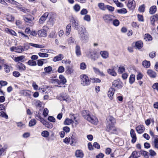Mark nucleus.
I'll return each mask as SVG.
<instances>
[{
    "label": "nucleus",
    "mask_w": 158,
    "mask_h": 158,
    "mask_svg": "<svg viewBox=\"0 0 158 158\" xmlns=\"http://www.w3.org/2000/svg\"><path fill=\"white\" fill-rule=\"evenodd\" d=\"M106 131L110 132V134H116L117 129L114 124L115 122V119L112 116H109L106 118Z\"/></svg>",
    "instance_id": "1"
},
{
    "label": "nucleus",
    "mask_w": 158,
    "mask_h": 158,
    "mask_svg": "<svg viewBox=\"0 0 158 158\" xmlns=\"http://www.w3.org/2000/svg\"><path fill=\"white\" fill-rule=\"evenodd\" d=\"M85 28L84 27H81L78 30V36L81 42L83 43H86L89 39V35L84 32Z\"/></svg>",
    "instance_id": "2"
},
{
    "label": "nucleus",
    "mask_w": 158,
    "mask_h": 158,
    "mask_svg": "<svg viewBox=\"0 0 158 158\" xmlns=\"http://www.w3.org/2000/svg\"><path fill=\"white\" fill-rule=\"evenodd\" d=\"M81 80V83L83 86H86L89 85L90 81L89 77L85 74H82L80 76Z\"/></svg>",
    "instance_id": "3"
},
{
    "label": "nucleus",
    "mask_w": 158,
    "mask_h": 158,
    "mask_svg": "<svg viewBox=\"0 0 158 158\" xmlns=\"http://www.w3.org/2000/svg\"><path fill=\"white\" fill-rule=\"evenodd\" d=\"M87 55L93 60H96L98 58L99 54L95 51H90L87 52Z\"/></svg>",
    "instance_id": "4"
},
{
    "label": "nucleus",
    "mask_w": 158,
    "mask_h": 158,
    "mask_svg": "<svg viewBox=\"0 0 158 158\" xmlns=\"http://www.w3.org/2000/svg\"><path fill=\"white\" fill-rule=\"evenodd\" d=\"M86 119L91 123L96 125L98 123V120L95 116L92 115L90 114L86 117Z\"/></svg>",
    "instance_id": "5"
},
{
    "label": "nucleus",
    "mask_w": 158,
    "mask_h": 158,
    "mask_svg": "<svg viewBox=\"0 0 158 158\" xmlns=\"http://www.w3.org/2000/svg\"><path fill=\"white\" fill-rule=\"evenodd\" d=\"M112 17L114 16L110 14H105L104 15L103 18L105 23H110L113 21Z\"/></svg>",
    "instance_id": "6"
},
{
    "label": "nucleus",
    "mask_w": 158,
    "mask_h": 158,
    "mask_svg": "<svg viewBox=\"0 0 158 158\" xmlns=\"http://www.w3.org/2000/svg\"><path fill=\"white\" fill-rule=\"evenodd\" d=\"M122 84L123 83L120 79H118L114 81L112 83V86L119 89H121L123 87Z\"/></svg>",
    "instance_id": "7"
},
{
    "label": "nucleus",
    "mask_w": 158,
    "mask_h": 158,
    "mask_svg": "<svg viewBox=\"0 0 158 158\" xmlns=\"http://www.w3.org/2000/svg\"><path fill=\"white\" fill-rule=\"evenodd\" d=\"M127 6L130 10H133L135 7L136 4L134 0L131 1L130 0L128 1Z\"/></svg>",
    "instance_id": "8"
},
{
    "label": "nucleus",
    "mask_w": 158,
    "mask_h": 158,
    "mask_svg": "<svg viewBox=\"0 0 158 158\" xmlns=\"http://www.w3.org/2000/svg\"><path fill=\"white\" fill-rule=\"evenodd\" d=\"M70 21L72 23L73 27H74V29L78 30L80 28L79 27V21L74 19L73 18L71 19Z\"/></svg>",
    "instance_id": "9"
},
{
    "label": "nucleus",
    "mask_w": 158,
    "mask_h": 158,
    "mask_svg": "<svg viewBox=\"0 0 158 158\" xmlns=\"http://www.w3.org/2000/svg\"><path fill=\"white\" fill-rule=\"evenodd\" d=\"M6 2L12 4H13L15 5H18L19 3L14 0H0V3H1L2 4L6 5L7 4V3Z\"/></svg>",
    "instance_id": "10"
},
{
    "label": "nucleus",
    "mask_w": 158,
    "mask_h": 158,
    "mask_svg": "<svg viewBox=\"0 0 158 158\" xmlns=\"http://www.w3.org/2000/svg\"><path fill=\"white\" fill-rule=\"evenodd\" d=\"M6 2L12 4H13L15 5H18L19 3L14 0H0V3H1L2 4L6 5L7 4V3Z\"/></svg>",
    "instance_id": "11"
},
{
    "label": "nucleus",
    "mask_w": 158,
    "mask_h": 158,
    "mask_svg": "<svg viewBox=\"0 0 158 158\" xmlns=\"http://www.w3.org/2000/svg\"><path fill=\"white\" fill-rule=\"evenodd\" d=\"M130 134L132 138V139L131 140V143H134L136 142L137 140V137L134 130L133 129H131Z\"/></svg>",
    "instance_id": "12"
},
{
    "label": "nucleus",
    "mask_w": 158,
    "mask_h": 158,
    "mask_svg": "<svg viewBox=\"0 0 158 158\" xmlns=\"http://www.w3.org/2000/svg\"><path fill=\"white\" fill-rule=\"evenodd\" d=\"M141 156L140 151H135L133 152L129 158H138Z\"/></svg>",
    "instance_id": "13"
},
{
    "label": "nucleus",
    "mask_w": 158,
    "mask_h": 158,
    "mask_svg": "<svg viewBox=\"0 0 158 158\" xmlns=\"http://www.w3.org/2000/svg\"><path fill=\"white\" fill-rule=\"evenodd\" d=\"M145 129V127L143 125H140L135 128L136 131L139 134L143 133L144 132Z\"/></svg>",
    "instance_id": "14"
},
{
    "label": "nucleus",
    "mask_w": 158,
    "mask_h": 158,
    "mask_svg": "<svg viewBox=\"0 0 158 158\" xmlns=\"http://www.w3.org/2000/svg\"><path fill=\"white\" fill-rule=\"evenodd\" d=\"M151 23L152 25H154L155 22L157 21L158 20V15L157 14H155L151 16L150 17Z\"/></svg>",
    "instance_id": "15"
},
{
    "label": "nucleus",
    "mask_w": 158,
    "mask_h": 158,
    "mask_svg": "<svg viewBox=\"0 0 158 158\" xmlns=\"http://www.w3.org/2000/svg\"><path fill=\"white\" fill-rule=\"evenodd\" d=\"M42 120L43 121H42V123L44 125H45V127L48 128H52L53 125L52 123L46 121L44 119H42Z\"/></svg>",
    "instance_id": "16"
},
{
    "label": "nucleus",
    "mask_w": 158,
    "mask_h": 158,
    "mask_svg": "<svg viewBox=\"0 0 158 158\" xmlns=\"http://www.w3.org/2000/svg\"><path fill=\"white\" fill-rule=\"evenodd\" d=\"M75 156L77 158H82L84 156V154L81 150H77L75 152Z\"/></svg>",
    "instance_id": "17"
},
{
    "label": "nucleus",
    "mask_w": 158,
    "mask_h": 158,
    "mask_svg": "<svg viewBox=\"0 0 158 158\" xmlns=\"http://www.w3.org/2000/svg\"><path fill=\"white\" fill-rule=\"evenodd\" d=\"M147 73L151 78H154L156 76V73L151 69H148L147 71Z\"/></svg>",
    "instance_id": "18"
},
{
    "label": "nucleus",
    "mask_w": 158,
    "mask_h": 158,
    "mask_svg": "<svg viewBox=\"0 0 158 158\" xmlns=\"http://www.w3.org/2000/svg\"><path fill=\"white\" fill-rule=\"evenodd\" d=\"M115 91V90L113 88L111 87L109 89L108 92V95L110 99H112V96L114 95Z\"/></svg>",
    "instance_id": "19"
},
{
    "label": "nucleus",
    "mask_w": 158,
    "mask_h": 158,
    "mask_svg": "<svg viewBox=\"0 0 158 158\" xmlns=\"http://www.w3.org/2000/svg\"><path fill=\"white\" fill-rule=\"evenodd\" d=\"M38 34L40 37H46L47 35L46 31L44 29L39 30Z\"/></svg>",
    "instance_id": "20"
},
{
    "label": "nucleus",
    "mask_w": 158,
    "mask_h": 158,
    "mask_svg": "<svg viewBox=\"0 0 158 158\" xmlns=\"http://www.w3.org/2000/svg\"><path fill=\"white\" fill-rule=\"evenodd\" d=\"M63 58L64 56L62 54H60L54 57L53 61L54 62L59 61L61 60Z\"/></svg>",
    "instance_id": "21"
},
{
    "label": "nucleus",
    "mask_w": 158,
    "mask_h": 158,
    "mask_svg": "<svg viewBox=\"0 0 158 158\" xmlns=\"http://www.w3.org/2000/svg\"><path fill=\"white\" fill-rule=\"evenodd\" d=\"M143 46V44L141 40L135 42V47L138 49L141 48Z\"/></svg>",
    "instance_id": "22"
},
{
    "label": "nucleus",
    "mask_w": 158,
    "mask_h": 158,
    "mask_svg": "<svg viewBox=\"0 0 158 158\" xmlns=\"http://www.w3.org/2000/svg\"><path fill=\"white\" fill-rule=\"evenodd\" d=\"M107 72L109 74L113 76H115L117 75V73L115 71L114 68V69H108Z\"/></svg>",
    "instance_id": "23"
},
{
    "label": "nucleus",
    "mask_w": 158,
    "mask_h": 158,
    "mask_svg": "<svg viewBox=\"0 0 158 158\" xmlns=\"http://www.w3.org/2000/svg\"><path fill=\"white\" fill-rule=\"evenodd\" d=\"M17 68L21 71H24L26 69L24 65L20 62H19L17 64Z\"/></svg>",
    "instance_id": "24"
},
{
    "label": "nucleus",
    "mask_w": 158,
    "mask_h": 158,
    "mask_svg": "<svg viewBox=\"0 0 158 158\" xmlns=\"http://www.w3.org/2000/svg\"><path fill=\"white\" fill-rule=\"evenodd\" d=\"M156 6H151L149 9V13L151 14H154L156 11Z\"/></svg>",
    "instance_id": "25"
},
{
    "label": "nucleus",
    "mask_w": 158,
    "mask_h": 158,
    "mask_svg": "<svg viewBox=\"0 0 158 158\" xmlns=\"http://www.w3.org/2000/svg\"><path fill=\"white\" fill-rule=\"evenodd\" d=\"M15 50L16 52L21 53L24 51V49L22 46H20L18 47H15Z\"/></svg>",
    "instance_id": "26"
},
{
    "label": "nucleus",
    "mask_w": 158,
    "mask_h": 158,
    "mask_svg": "<svg viewBox=\"0 0 158 158\" xmlns=\"http://www.w3.org/2000/svg\"><path fill=\"white\" fill-rule=\"evenodd\" d=\"M73 122V119L66 118L64 122V124L65 125H69Z\"/></svg>",
    "instance_id": "27"
},
{
    "label": "nucleus",
    "mask_w": 158,
    "mask_h": 158,
    "mask_svg": "<svg viewBox=\"0 0 158 158\" xmlns=\"http://www.w3.org/2000/svg\"><path fill=\"white\" fill-rule=\"evenodd\" d=\"M100 54L103 58L106 59L108 57V53L106 51H101Z\"/></svg>",
    "instance_id": "28"
},
{
    "label": "nucleus",
    "mask_w": 158,
    "mask_h": 158,
    "mask_svg": "<svg viewBox=\"0 0 158 158\" xmlns=\"http://www.w3.org/2000/svg\"><path fill=\"white\" fill-rule=\"evenodd\" d=\"M142 65L146 68H149L150 66V62L146 60H144L142 62Z\"/></svg>",
    "instance_id": "29"
},
{
    "label": "nucleus",
    "mask_w": 158,
    "mask_h": 158,
    "mask_svg": "<svg viewBox=\"0 0 158 158\" xmlns=\"http://www.w3.org/2000/svg\"><path fill=\"white\" fill-rule=\"evenodd\" d=\"M75 52L77 56H79L81 55V52L80 47L79 46L77 45L75 47Z\"/></svg>",
    "instance_id": "30"
},
{
    "label": "nucleus",
    "mask_w": 158,
    "mask_h": 158,
    "mask_svg": "<svg viewBox=\"0 0 158 158\" xmlns=\"http://www.w3.org/2000/svg\"><path fill=\"white\" fill-rule=\"evenodd\" d=\"M52 70V68L50 66L46 67L44 68V70L45 72H43V73H47L48 74H50Z\"/></svg>",
    "instance_id": "31"
},
{
    "label": "nucleus",
    "mask_w": 158,
    "mask_h": 158,
    "mask_svg": "<svg viewBox=\"0 0 158 158\" xmlns=\"http://www.w3.org/2000/svg\"><path fill=\"white\" fill-rule=\"evenodd\" d=\"M5 31L9 34H10L12 35L15 36L16 35V33L13 30L6 28L5 30Z\"/></svg>",
    "instance_id": "32"
},
{
    "label": "nucleus",
    "mask_w": 158,
    "mask_h": 158,
    "mask_svg": "<svg viewBox=\"0 0 158 158\" xmlns=\"http://www.w3.org/2000/svg\"><path fill=\"white\" fill-rule=\"evenodd\" d=\"M35 118L38 120H40L41 123L43 121L42 119H44V118H42L40 115V114L39 112H36L35 115Z\"/></svg>",
    "instance_id": "33"
},
{
    "label": "nucleus",
    "mask_w": 158,
    "mask_h": 158,
    "mask_svg": "<svg viewBox=\"0 0 158 158\" xmlns=\"http://www.w3.org/2000/svg\"><path fill=\"white\" fill-rule=\"evenodd\" d=\"M68 98V96L65 94H61L60 97H59V99L61 101H67V99Z\"/></svg>",
    "instance_id": "34"
},
{
    "label": "nucleus",
    "mask_w": 158,
    "mask_h": 158,
    "mask_svg": "<svg viewBox=\"0 0 158 158\" xmlns=\"http://www.w3.org/2000/svg\"><path fill=\"white\" fill-rule=\"evenodd\" d=\"M59 78L60 80V82L61 83V84H64L66 82V80L63 75H60Z\"/></svg>",
    "instance_id": "35"
},
{
    "label": "nucleus",
    "mask_w": 158,
    "mask_h": 158,
    "mask_svg": "<svg viewBox=\"0 0 158 158\" xmlns=\"http://www.w3.org/2000/svg\"><path fill=\"white\" fill-rule=\"evenodd\" d=\"M98 6L101 10H105L106 9V5L105 6L103 3H99L98 4Z\"/></svg>",
    "instance_id": "36"
},
{
    "label": "nucleus",
    "mask_w": 158,
    "mask_h": 158,
    "mask_svg": "<svg viewBox=\"0 0 158 158\" xmlns=\"http://www.w3.org/2000/svg\"><path fill=\"white\" fill-rule=\"evenodd\" d=\"M135 76L134 74H131L129 79V83L131 84H132L135 81Z\"/></svg>",
    "instance_id": "37"
},
{
    "label": "nucleus",
    "mask_w": 158,
    "mask_h": 158,
    "mask_svg": "<svg viewBox=\"0 0 158 158\" xmlns=\"http://www.w3.org/2000/svg\"><path fill=\"white\" fill-rule=\"evenodd\" d=\"M29 45L31 46L36 48H43L44 47L42 45L34 44L32 43H29Z\"/></svg>",
    "instance_id": "38"
},
{
    "label": "nucleus",
    "mask_w": 158,
    "mask_h": 158,
    "mask_svg": "<svg viewBox=\"0 0 158 158\" xmlns=\"http://www.w3.org/2000/svg\"><path fill=\"white\" fill-rule=\"evenodd\" d=\"M27 63L28 65L31 66H35L37 65L36 62L31 60H28Z\"/></svg>",
    "instance_id": "39"
},
{
    "label": "nucleus",
    "mask_w": 158,
    "mask_h": 158,
    "mask_svg": "<svg viewBox=\"0 0 158 158\" xmlns=\"http://www.w3.org/2000/svg\"><path fill=\"white\" fill-rule=\"evenodd\" d=\"M117 12L120 14H125L127 13V11L126 9L123 8L117 10Z\"/></svg>",
    "instance_id": "40"
},
{
    "label": "nucleus",
    "mask_w": 158,
    "mask_h": 158,
    "mask_svg": "<svg viewBox=\"0 0 158 158\" xmlns=\"http://www.w3.org/2000/svg\"><path fill=\"white\" fill-rule=\"evenodd\" d=\"M140 152L141 155L142 154L146 158H149V155L148 152L143 150H141Z\"/></svg>",
    "instance_id": "41"
},
{
    "label": "nucleus",
    "mask_w": 158,
    "mask_h": 158,
    "mask_svg": "<svg viewBox=\"0 0 158 158\" xmlns=\"http://www.w3.org/2000/svg\"><path fill=\"white\" fill-rule=\"evenodd\" d=\"M36 123V121L35 119H32L29 122V127H32L35 125Z\"/></svg>",
    "instance_id": "42"
},
{
    "label": "nucleus",
    "mask_w": 158,
    "mask_h": 158,
    "mask_svg": "<svg viewBox=\"0 0 158 158\" xmlns=\"http://www.w3.org/2000/svg\"><path fill=\"white\" fill-rule=\"evenodd\" d=\"M71 24H68L66 27V35H69L70 34V32L71 30Z\"/></svg>",
    "instance_id": "43"
},
{
    "label": "nucleus",
    "mask_w": 158,
    "mask_h": 158,
    "mask_svg": "<svg viewBox=\"0 0 158 158\" xmlns=\"http://www.w3.org/2000/svg\"><path fill=\"white\" fill-rule=\"evenodd\" d=\"M25 58L24 56H21L16 57L15 58V61L16 62H19V61H22V60L24 59Z\"/></svg>",
    "instance_id": "44"
},
{
    "label": "nucleus",
    "mask_w": 158,
    "mask_h": 158,
    "mask_svg": "<svg viewBox=\"0 0 158 158\" xmlns=\"http://www.w3.org/2000/svg\"><path fill=\"white\" fill-rule=\"evenodd\" d=\"M114 2L116 4L118 7H122L123 5L121 3L119 2L118 0H113Z\"/></svg>",
    "instance_id": "45"
},
{
    "label": "nucleus",
    "mask_w": 158,
    "mask_h": 158,
    "mask_svg": "<svg viewBox=\"0 0 158 158\" xmlns=\"http://www.w3.org/2000/svg\"><path fill=\"white\" fill-rule=\"evenodd\" d=\"M67 70L66 73L67 74H70L73 73V70L70 66H67L66 67Z\"/></svg>",
    "instance_id": "46"
},
{
    "label": "nucleus",
    "mask_w": 158,
    "mask_h": 158,
    "mask_svg": "<svg viewBox=\"0 0 158 158\" xmlns=\"http://www.w3.org/2000/svg\"><path fill=\"white\" fill-rule=\"evenodd\" d=\"M144 37V39L146 41H150L152 40V37L149 34H145Z\"/></svg>",
    "instance_id": "47"
},
{
    "label": "nucleus",
    "mask_w": 158,
    "mask_h": 158,
    "mask_svg": "<svg viewBox=\"0 0 158 158\" xmlns=\"http://www.w3.org/2000/svg\"><path fill=\"white\" fill-rule=\"evenodd\" d=\"M153 143L154 148L158 149V138H155Z\"/></svg>",
    "instance_id": "48"
},
{
    "label": "nucleus",
    "mask_w": 158,
    "mask_h": 158,
    "mask_svg": "<svg viewBox=\"0 0 158 158\" xmlns=\"http://www.w3.org/2000/svg\"><path fill=\"white\" fill-rule=\"evenodd\" d=\"M113 23V24L115 26H118L120 23L119 21L117 19H115L114 20H113V21L112 22Z\"/></svg>",
    "instance_id": "49"
},
{
    "label": "nucleus",
    "mask_w": 158,
    "mask_h": 158,
    "mask_svg": "<svg viewBox=\"0 0 158 158\" xmlns=\"http://www.w3.org/2000/svg\"><path fill=\"white\" fill-rule=\"evenodd\" d=\"M6 19L7 21L9 22H13L14 20V17L12 15H8L6 18Z\"/></svg>",
    "instance_id": "50"
},
{
    "label": "nucleus",
    "mask_w": 158,
    "mask_h": 158,
    "mask_svg": "<svg viewBox=\"0 0 158 158\" xmlns=\"http://www.w3.org/2000/svg\"><path fill=\"white\" fill-rule=\"evenodd\" d=\"M41 135L44 137H47L49 135V133L47 131H44L41 133Z\"/></svg>",
    "instance_id": "51"
},
{
    "label": "nucleus",
    "mask_w": 158,
    "mask_h": 158,
    "mask_svg": "<svg viewBox=\"0 0 158 158\" xmlns=\"http://www.w3.org/2000/svg\"><path fill=\"white\" fill-rule=\"evenodd\" d=\"M87 67V65L85 63L82 62L80 64V69L82 70L85 69Z\"/></svg>",
    "instance_id": "52"
},
{
    "label": "nucleus",
    "mask_w": 158,
    "mask_h": 158,
    "mask_svg": "<svg viewBox=\"0 0 158 158\" xmlns=\"http://www.w3.org/2000/svg\"><path fill=\"white\" fill-rule=\"evenodd\" d=\"M39 56L42 57H47L48 56V54L46 53L39 52L38 53Z\"/></svg>",
    "instance_id": "53"
},
{
    "label": "nucleus",
    "mask_w": 158,
    "mask_h": 158,
    "mask_svg": "<svg viewBox=\"0 0 158 158\" xmlns=\"http://www.w3.org/2000/svg\"><path fill=\"white\" fill-rule=\"evenodd\" d=\"M45 60V59H41L37 60V64L38 66H42L44 64L43 60Z\"/></svg>",
    "instance_id": "54"
},
{
    "label": "nucleus",
    "mask_w": 158,
    "mask_h": 158,
    "mask_svg": "<svg viewBox=\"0 0 158 158\" xmlns=\"http://www.w3.org/2000/svg\"><path fill=\"white\" fill-rule=\"evenodd\" d=\"M145 8V5L144 4H143L139 6V10L140 12H143L144 11Z\"/></svg>",
    "instance_id": "55"
},
{
    "label": "nucleus",
    "mask_w": 158,
    "mask_h": 158,
    "mask_svg": "<svg viewBox=\"0 0 158 158\" xmlns=\"http://www.w3.org/2000/svg\"><path fill=\"white\" fill-rule=\"evenodd\" d=\"M73 8L74 10L77 12L79 11L80 6L79 5L76 4L73 6Z\"/></svg>",
    "instance_id": "56"
},
{
    "label": "nucleus",
    "mask_w": 158,
    "mask_h": 158,
    "mask_svg": "<svg viewBox=\"0 0 158 158\" xmlns=\"http://www.w3.org/2000/svg\"><path fill=\"white\" fill-rule=\"evenodd\" d=\"M64 71V68L63 66H60L58 68L57 72L59 73H62Z\"/></svg>",
    "instance_id": "57"
},
{
    "label": "nucleus",
    "mask_w": 158,
    "mask_h": 158,
    "mask_svg": "<svg viewBox=\"0 0 158 158\" xmlns=\"http://www.w3.org/2000/svg\"><path fill=\"white\" fill-rule=\"evenodd\" d=\"M106 9L112 12L114 10V7L110 6L109 5H106Z\"/></svg>",
    "instance_id": "58"
},
{
    "label": "nucleus",
    "mask_w": 158,
    "mask_h": 158,
    "mask_svg": "<svg viewBox=\"0 0 158 158\" xmlns=\"http://www.w3.org/2000/svg\"><path fill=\"white\" fill-rule=\"evenodd\" d=\"M48 120L50 122L54 123L56 121V119L54 117L52 116H49L48 118Z\"/></svg>",
    "instance_id": "59"
},
{
    "label": "nucleus",
    "mask_w": 158,
    "mask_h": 158,
    "mask_svg": "<svg viewBox=\"0 0 158 158\" xmlns=\"http://www.w3.org/2000/svg\"><path fill=\"white\" fill-rule=\"evenodd\" d=\"M149 155H150L152 156H154L156 155V152L152 149L149 150Z\"/></svg>",
    "instance_id": "60"
},
{
    "label": "nucleus",
    "mask_w": 158,
    "mask_h": 158,
    "mask_svg": "<svg viewBox=\"0 0 158 158\" xmlns=\"http://www.w3.org/2000/svg\"><path fill=\"white\" fill-rule=\"evenodd\" d=\"M4 66L5 72L7 73L9 72L10 71V66L6 64H4Z\"/></svg>",
    "instance_id": "61"
},
{
    "label": "nucleus",
    "mask_w": 158,
    "mask_h": 158,
    "mask_svg": "<svg viewBox=\"0 0 158 158\" xmlns=\"http://www.w3.org/2000/svg\"><path fill=\"white\" fill-rule=\"evenodd\" d=\"M48 110L47 108H45L43 112V115L44 117H46L48 114Z\"/></svg>",
    "instance_id": "62"
},
{
    "label": "nucleus",
    "mask_w": 158,
    "mask_h": 158,
    "mask_svg": "<svg viewBox=\"0 0 158 158\" xmlns=\"http://www.w3.org/2000/svg\"><path fill=\"white\" fill-rule=\"evenodd\" d=\"M0 116H1L2 117L5 118L6 119H7L8 118V115L6 114V113L3 111H1L0 112Z\"/></svg>",
    "instance_id": "63"
},
{
    "label": "nucleus",
    "mask_w": 158,
    "mask_h": 158,
    "mask_svg": "<svg viewBox=\"0 0 158 158\" xmlns=\"http://www.w3.org/2000/svg\"><path fill=\"white\" fill-rule=\"evenodd\" d=\"M51 82L54 84L57 83L59 85L61 84V83L60 82V80L58 79H52L51 80Z\"/></svg>",
    "instance_id": "64"
}]
</instances>
